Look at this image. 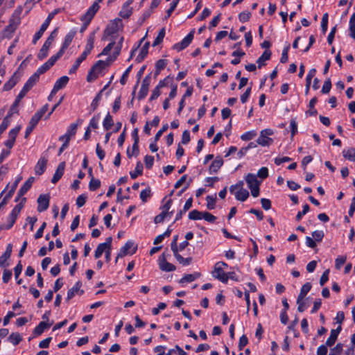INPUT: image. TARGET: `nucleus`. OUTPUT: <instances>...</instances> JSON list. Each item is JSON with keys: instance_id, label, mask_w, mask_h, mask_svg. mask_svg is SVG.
Listing matches in <instances>:
<instances>
[{"instance_id": "nucleus-38", "label": "nucleus", "mask_w": 355, "mask_h": 355, "mask_svg": "<svg viewBox=\"0 0 355 355\" xmlns=\"http://www.w3.org/2000/svg\"><path fill=\"white\" fill-rule=\"evenodd\" d=\"M175 259H177V261L182 264L183 266H188L189 265L191 261H192V258L191 257H187V258H184L183 257H182L179 253L178 252H176V254H173Z\"/></svg>"}, {"instance_id": "nucleus-2", "label": "nucleus", "mask_w": 355, "mask_h": 355, "mask_svg": "<svg viewBox=\"0 0 355 355\" xmlns=\"http://www.w3.org/2000/svg\"><path fill=\"white\" fill-rule=\"evenodd\" d=\"M21 9L19 8L16 10L14 15L9 21V24L5 28L3 31L2 32V35L3 37L10 38L12 36V34L17 29L18 26L20 24V17L19 15L21 14Z\"/></svg>"}, {"instance_id": "nucleus-48", "label": "nucleus", "mask_w": 355, "mask_h": 355, "mask_svg": "<svg viewBox=\"0 0 355 355\" xmlns=\"http://www.w3.org/2000/svg\"><path fill=\"white\" fill-rule=\"evenodd\" d=\"M343 350V345L338 343L334 348L331 349L329 355H341Z\"/></svg>"}, {"instance_id": "nucleus-54", "label": "nucleus", "mask_w": 355, "mask_h": 355, "mask_svg": "<svg viewBox=\"0 0 355 355\" xmlns=\"http://www.w3.org/2000/svg\"><path fill=\"white\" fill-rule=\"evenodd\" d=\"M49 47L46 46V45L43 44L42 47L40 50L38 54H37V58L40 60L44 59L49 52Z\"/></svg>"}, {"instance_id": "nucleus-47", "label": "nucleus", "mask_w": 355, "mask_h": 355, "mask_svg": "<svg viewBox=\"0 0 355 355\" xmlns=\"http://www.w3.org/2000/svg\"><path fill=\"white\" fill-rule=\"evenodd\" d=\"M58 35V28L54 29L50 34V35L48 37L46 40L44 42V45H46L48 47H50L53 42L54 41L55 38L57 37Z\"/></svg>"}, {"instance_id": "nucleus-59", "label": "nucleus", "mask_w": 355, "mask_h": 355, "mask_svg": "<svg viewBox=\"0 0 355 355\" xmlns=\"http://www.w3.org/2000/svg\"><path fill=\"white\" fill-rule=\"evenodd\" d=\"M290 49V44H288L283 49L282 51V57L280 58V62L282 63H286L288 60V50Z\"/></svg>"}, {"instance_id": "nucleus-40", "label": "nucleus", "mask_w": 355, "mask_h": 355, "mask_svg": "<svg viewBox=\"0 0 355 355\" xmlns=\"http://www.w3.org/2000/svg\"><path fill=\"white\" fill-rule=\"evenodd\" d=\"M103 125L104 129L106 130H109L112 128V126L114 125V121H113L112 117L110 114V113H108L106 115L105 118L104 119Z\"/></svg>"}, {"instance_id": "nucleus-16", "label": "nucleus", "mask_w": 355, "mask_h": 355, "mask_svg": "<svg viewBox=\"0 0 355 355\" xmlns=\"http://www.w3.org/2000/svg\"><path fill=\"white\" fill-rule=\"evenodd\" d=\"M341 330V325H339L336 329H331L330 336L328 338L325 343L327 346L331 347L335 344Z\"/></svg>"}, {"instance_id": "nucleus-10", "label": "nucleus", "mask_w": 355, "mask_h": 355, "mask_svg": "<svg viewBox=\"0 0 355 355\" xmlns=\"http://www.w3.org/2000/svg\"><path fill=\"white\" fill-rule=\"evenodd\" d=\"M82 122L81 119H78L76 123H71L68 128L67 132L59 137V140L63 141L64 137H66L67 140L70 141L71 137L76 135L78 125L81 124Z\"/></svg>"}, {"instance_id": "nucleus-63", "label": "nucleus", "mask_w": 355, "mask_h": 355, "mask_svg": "<svg viewBox=\"0 0 355 355\" xmlns=\"http://www.w3.org/2000/svg\"><path fill=\"white\" fill-rule=\"evenodd\" d=\"M243 184H244L243 181L241 180V181L238 182L236 184L232 185L230 187V193H234V191H236V190L239 191V190L244 189Z\"/></svg>"}, {"instance_id": "nucleus-19", "label": "nucleus", "mask_w": 355, "mask_h": 355, "mask_svg": "<svg viewBox=\"0 0 355 355\" xmlns=\"http://www.w3.org/2000/svg\"><path fill=\"white\" fill-rule=\"evenodd\" d=\"M65 168V163L64 162L59 164L58 166L56 171L51 179V182L53 184L57 183L60 179L62 178V176L64 174V171Z\"/></svg>"}, {"instance_id": "nucleus-43", "label": "nucleus", "mask_w": 355, "mask_h": 355, "mask_svg": "<svg viewBox=\"0 0 355 355\" xmlns=\"http://www.w3.org/2000/svg\"><path fill=\"white\" fill-rule=\"evenodd\" d=\"M103 91V89L101 90L98 93V94L95 96L94 100L92 101V102L91 103V107H92V112L95 111L96 110V108L98 107V103L101 101V98H102Z\"/></svg>"}, {"instance_id": "nucleus-58", "label": "nucleus", "mask_w": 355, "mask_h": 355, "mask_svg": "<svg viewBox=\"0 0 355 355\" xmlns=\"http://www.w3.org/2000/svg\"><path fill=\"white\" fill-rule=\"evenodd\" d=\"M64 53H62L60 51H59L55 55L51 56L48 60L47 63L51 66L53 67L54 64L56 62V61L62 56Z\"/></svg>"}, {"instance_id": "nucleus-27", "label": "nucleus", "mask_w": 355, "mask_h": 355, "mask_svg": "<svg viewBox=\"0 0 355 355\" xmlns=\"http://www.w3.org/2000/svg\"><path fill=\"white\" fill-rule=\"evenodd\" d=\"M231 193L234 195L237 200L241 202L245 201L250 196L248 191L246 189L236 191L234 193Z\"/></svg>"}, {"instance_id": "nucleus-37", "label": "nucleus", "mask_w": 355, "mask_h": 355, "mask_svg": "<svg viewBox=\"0 0 355 355\" xmlns=\"http://www.w3.org/2000/svg\"><path fill=\"white\" fill-rule=\"evenodd\" d=\"M8 341L13 345H17L22 340L21 335L19 333H12L8 338Z\"/></svg>"}, {"instance_id": "nucleus-11", "label": "nucleus", "mask_w": 355, "mask_h": 355, "mask_svg": "<svg viewBox=\"0 0 355 355\" xmlns=\"http://www.w3.org/2000/svg\"><path fill=\"white\" fill-rule=\"evenodd\" d=\"M150 83V74L147 75L142 81L140 90L138 94V98L141 100L144 98L148 92V87Z\"/></svg>"}, {"instance_id": "nucleus-14", "label": "nucleus", "mask_w": 355, "mask_h": 355, "mask_svg": "<svg viewBox=\"0 0 355 355\" xmlns=\"http://www.w3.org/2000/svg\"><path fill=\"white\" fill-rule=\"evenodd\" d=\"M12 251V245L9 243L4 253L0 257V267L5 268L8 266L7 263L8 259H10Z\"/></svg>"}, {"instance_id": "nucleus-20", "label": "nucleus", "mask_w": 355, "mask_h": 355, "mask_svg": "<svg viewBox=\"0 0 355 355\" xmlns=\"http://www.w3.org/2000/svg\"><path fill=\"white\" fill-rule=\"evenodd\" d=\"M76 35L75 31H70L68 33L66 36L64 37L63 43L62 44V46L59 51H60L62 53H64L65 50L69 47L70 44L71 43L72 40H73Z\"/></svg>"}, {"instance_id": "nucleus-3", "label": "nucleus", "mask_w": 355, "mask_h": 355, "mask_svg": "<svg viewBox=\"0 0 355 355\" xmlns=\"http://www.w3.org/2000/svg\"><path fill=\"white\" fill-rule=\"evenodd\" d=\"M273 135V130L272 129H264L261 131L259 137L257 139V143L261 146H268L272 142L273 140L269 136Z\"/></svg>"}, {"instance_id": "nucleus-55", "label": "nucleus", "mask_w": 355, "mask_h": 355, "mask_svg": "<svg viewBox=\"0 0 355 355\" xmlns=\"http://www.w3.org/2000/svg\"><path fill=\"white\" fill-rule=\"evenodd\" d=\"M256 136H257L256 131L252 130V131H249V132H245L244 134H243L241 137V139L243 141H249V140H251L253 138H254Z\"/></svg>"}, {"instance_id": "nucleus-64", "label": "nucleus", "mask_w": 355, "mask_h": 355, "mask_svg": "<svg viewBox=\"0 0 355 355\" xmlns=\"http://www.w3.org/2000/svg\"><path fill=\"white\" fill-rule=\"evenodd\" d=\"M331 88V82L329 78L326 80L323 84L322 88V92L323 94H328Z\"/></svg>"}, {"instance_id": "nucleus-52", "label": "nucleus", "mask_w": 355, "mask_h": 355, "mask_svg": "<svg viewBox=\"0 0 355 355\" xmlns=\"http://www.w3.org/2000/svg\"><path fill=\"white\" fill-rule=\"evenodd\" d=\"M151 196V190L150 187H148L144 190H142L140 193V198L143 202H146L148 200V198Z\"/></svg>"}, {"instance_id": "nucleus-17", "label": "nucleus", "mask_w": 355, "mask_h": 355, "mask_svg": "<svg viewBox=\"0 0 355 355\" xmlns=\"http://www.w3.org/2000/svg\"><path fill=\"white\" fill-rule=\"evenodd\" d=\"M95 41V33H91L87 39V44L85 45V48L84 51L82 53L83 55L87 57V55L91 53L92 50L94 48V44Z\"/></svg>"}, {"instance_id": "nucleus-7", "label": "nucleus", "mask_w": 355, "mask_h": 355, "mask_svg": "<svg viewBox=\"0 0 355 355\" xmlns=\"http://www.w3.org/2000/svg\"><path fill=\"white\" fill-rule=\"evenodd\" d=\"M100 6L98 2H94L88 8L85 15L81 17V20L85 22V25H89L95 14L99 10Z\"/></svg>"}, {"instance_id": "nucleus-49", "label": "nucleus", "mask_w": 355, "mask_h": 355, "mask_svg": "<svg viewBox=\"0 0 355 355\" xmlns=\"http://www.w3.org/2000/svg\"><path fill=\"white\" fill-rule=\"evenodd\" d=\"M109 62L103 60H98L96 62V64L94 66H96L95 73L96 75H99V73L101 72V71L105 68V67L108 64Z\"/></svg>"}, {"instance_id": "nucleus-39", "label": "nucleus", "mask_w": 355, "mask_h": 355, "mask_svg": "<svg viewBox=\"0 0 355 355\" xmlns=\"http://www.w3.org/2000/svg\"><path fill=\"white\" fill-rule=\"evenodd\" d=\"M132 9L131 7L128 6L127 5H123L119 12V15L121 17L125 19L128 18L132 15Z\"/></svg>"}, {"instance_id": "nucleus-42", "label": "nucleus", "mask_w": 355, "mask_h": 355, "mask_svg": "<svg viewBox=\"0 0 355 355\" xmlns=\"http://www.w3.org/2000/svg\"><path fill=\"white\" fill-rule=\"evenodd\" d=\"M216 195L214 196H207L206 197L207 200V207L208 209H213L215 208L216 205Z\"/></svg>"}, {"instance_id": "nucleus-53", "label": "nucleus", "mask_w": 355, "mask_h": 355, "mask_svg": "<svg viewBox=\"0 0 355 355\" xmlns=\"http://www.w3.org/2000/svg\"><path fill=\"white\" fill-rule=\"evenodd\" d=\"M100 116L99 114L94 116L89 121V129H96L98 127V121H99Z\"/></svg>"}, {"instance_id": "nucleus-36", "label": "nucleus", "mask_w": 355, "mask_h": 355, "mask_svg": "<svg viewBox=\"0 0 355 355\" xmlns=\"http://www.w3.org/2000/svg\"><path fill=\"white\" fill-rule=\"evenodd\" d=\"M316 70L315 69H311L309 70L306 78V94H308L311 85V79L313 78V76L315 75Z\"/></svg>"}, {"instance_id": "nucleus-18", "label": "nucleus", "mask_w": 355, "mask_h": 355, "mask_svg": "<svg viewBox=\"0 0 355 355\" xmlns=\"http://www.w3.org/2000/svg\"><path fill=\"white\" fill-rule=\"evenodd\" d=\"M245 180L249 189L259 187L261 182L257 180V175L252 173H248L245 177Z\"/></svg>"}, {"instance_id": "nucleus-13", "label": "nucleus", "mask_w": 355, "mask_h": 355, "mask_svg": "<svg viewBox=\"0 0 355 355\" xmlns=\"http://www.w3.org/2000/svg\"><path fill=\"white\" fill-rule=\"evenodd\" d=\"M82 286V282L78 281L76 283V284L70 288L67 292V297L66 300L69 301L71 298H73L76 294L82 295L84 293L83 290H81L80 288Z\"/></svg>"}, {"instance_id": "nucleus-51", "label": "nucleus", "mask_w": 355, "mask_h": 355, "mask_svg": "<svg viewBox=\"0 0 355 355\" xmlns=\"http://www.w3.org/2000/svg\"><path fill=\"white\" fill-rule=\"evenodd\" d=\"M101 186V181L98 179H95L94 178H91V180L89 184V189L90 191H96Z\"/></svg>"}, {"instance_id": "nucleus-8", "label": "nucleus", "mask_w": 355, "mask_h": 355, "mask_svg": "<svg viewBox=\"0 0 355 355\" xmlns=\"http://www.w3.org/2000/svg\"><path fill=\"white\" fill-rule=\"evenodd\" d=\"M195 30L193 29L190 33L180 42L173 45V49L178 51H180L187 48L192 42L193 39Z\"/></svg>"}, {"instance_id": "nucleus-9", "label": "nucleus", "mask_w": 355, "mask_h": 355, "mask_svg": "<svg viewBox=\"0 0 355 355\" xmlns=\"http://www.w3.org/2000/svg\"><path fill=\"white\" fill-rule=\"evenodd\" d=\"M159 267L161 270L165 271V272H171L175 270L176 268L175 266L168 262L166 258L165 253H163L159 257Z\"/></svg>"}, {"instance_id": "nucleus-26", "label": "nucleus", "mask_w": 355, "mask_h": 355, "mask_svg": "<svg viewBox=\"0 0 355 355\" xmlns=\"http://www.w3.org/2000/svg\"><path fill=\"white\" fill-rule=\"evenodd\" d=\"M270 57L271 51L266 50L257 60L258 67L260 69L261 67L264 66L266 64L265 62L270 60Z\"/></svg>"}, {"instance_id": "nucleus-15", "label": "nucleus", "mask_w": 355, "mask_h": 355, "mask_svg": "<svg viewBox=\"0 0 355 355\" xmlns=\"http://www.w3.org/2000/svg\"><path fill=\"white\" fill-rule=\"evenodd\" d=\"M40 79V76L37 75L35 72L28 78L26 83L24 84L23 88L21 89L25 92H28L31 90L33 87L38 82Z\"/></svg>"}, {"instance_id": "nucleus-23", "label": "nucleus", "mask_w": 355, "mask_h": 355, "mask_svg": "<svg viewBox=\"0 0 355 355\" xmlns=\"http://www.w3.org/2000/svg\"><path fill=\"white\" fill-rule=\"evenodd\" d=\"M223 164V160L220 157H216L209 166V173H216Z\"/></svg>"}, {"instance_id": "nucleus-25", "label": "nucleus", "mask_w": 355, "mask_h": 355, "mask_svg": "<svg viewBox=\"0 0 355 355\" xmlns=\"http://www.w3.org/2000/svg\"><path fill=\"white\" fill-rule=\"evenodd\" d=\"M52 324L51 323H48L45 321H42L39 323V324L34 329L33 334L35 336L41 335L46 329L50 327Z\"/></svg>"}, {"instance_id": "nucleus-21", "label": "nucleus", "mask_w": 355, "mask_h": 355, "mask_svg": "<svg viewBox=\"0 0 355 355\" xmlns=\"http://www.w3.org/2000/svg\"><path fill=\"white\" fill-rule=\"evenodd\" d=\"M46 163L47 159L40 157L35 166V173L36 175H40L45 171Z\"/></svg>"}, {"instance_id": "nucleus-28", "label": "nucleus", "mask_w": 355, "mask_h": 355, "mask_svg": "<svg viewBox=\"0 0 355 355\" xmlns=\"http://www.w3.org/2000/svg\"><path fill=\"white\" fill-rule=\"evenodd\" d=\"M117 23H113L112 25L107 27L104 31L103 40H108V37L114 35L117 31Z\"/></svg>"}, {"instance_id": "nucleus-61", "label": "nucleus", "mask_w": 355, "mask_h": 355, "mask_svg": "<svg viewBox=\"0 0 355 355\" xmlns=\"http://www.w3.org/2000/svg\"><path fill=\"white\" fill-rule=\"evenodd\" d=\"M251 17V13L248 11H244L239 14V19L241 22L244 23L249 21Z\"/></svg>"}, {"instance_id": "nucleus-4", "label": "nucleus", "mask_w": 355, "mask_h": 355, "mask_svg": "<svg viewBox=\"0 0 355 355\" xmlns=\"http://www.w3.org/2000/svg\"><path fill=\"white\" fill-rule=\"evenodd\" d=\"M223 266H227V263L223 261L216 263L214 269L212 271V276L221 282L227 284V276L226 273L223 271Z\"/></svg>"}, {"instance_id": "nucleus-44", "label": "nucleus", "mask_w": 355, "mask_h": 355, "mask_svg": "<svg viewBox=\"0 0 355 355\" xmlns=\"http://www.w3.org/2000/svg\"><path fill=\"white\" fill-rule=\"evenodd\" d=\"M203 212L197 209H193L189 214V218L190 220H200L202 219Z\"/></svg>"}, {"instance_id": "nucleus-30", "label": "nucleus", "mask_w": 355, "mask_h": 355, "mask_svg": "<svg viewBox=\"0 0 355 355\" xmlns=\"http://www.w3.org/2000/svg\"><path fill=\"white\" fill-rule=\"evenodd\" d=\"M87 58V56L85 55H83V54L82 53L75 61V62L73 63V64L72 65V67H71V69H69V74H73L74 73H76V71H77V69H78L80 64L82 63V62H83L85 59Z\"/></svg>"}, {"instance_id": "nucleus-32", "label": "nucleus", "mask_w": 355, "mask_h": 355, "mask_svg": "<svg viewBox=\"0 0 355 355\" xmlns=\"http://www.w3.org/2000/svg\"><path fill=\"white\" fill-rule=\"evenodd\" d=\"M343 155L349 161H355V148H348L343 150Z\"/></svg>"}, {"instance_id": "nucleus-60", "label": "nucleus", "mask_w": 355, "mask_h": 355, "mask_svg": "<svg viewBox=\"0 0 355 355\" xmlns=\"http://www.w3.org/2000/svg\"><path fill=\"white\" fill-rule=\"evenodd\" d=\"M132 65H130V67H128L127 68V69L125 71V72L123 73V75L120 79V83L122 85H124L126 83L129 73L132 70Z\"/></svg>"}, {"instance_id": "nucleus-45", "label": "nucleus", "mask_w": 355, "mask_h": 355, "mask_svg": "<svg viewBox=\"0 0 355 355\" xmlns=\"http://www.w3.org/2000/svg\"><path fill=\"white\" fill-rule=\"evenodd\" d=\"M108 248L107 246L105 245V244L100 243L98 246L96 250H95L94 257L96 259L100 258L103 252H105L106 250Z\"/></svg>"}, {"instance_id": "nucleus-62", "label": "nucleus", "mask_w": 355, "mask_h": 355, "mask_svg": "<svg viewBox=\"0 0 355 355\" xmlns=\"http://www.w3.org/2000/svg\"><path fill=\"white\" fill-rule=\"evenodd\" d=\"M312 236L315 242H320L324 237V232L321 230H315L312 233Z\"/></svg>"}, {"instance_id": "nucleus-22", "label": "nucleus", "mask_w": 355, "mask_h": 355, "mask_svg": "<svg viewBox=\"0 0 355 355\" xmlns=\"http://www.w3.org/2000/svg\"><path fill=\"white\" fill-rule=\"evenodd\" d=\"M19 80V76L17 73H15L11 78L7 81L3 85V89L5 91H9L18 83Z\"/></svg>"}, {"instance_id": "nucleus-46", "label": "nucleus", "mask_w": 355, "mask_h": 355, "mask_svg": "<svg viewBox=\"0 0 355 355\" xmlns=\"http://www.w3.org/2000/svg\"><path fill=\"white\" fill-rule=\"evenodd\" d=\"M122 46L121 44H116L114 47V51L112 56L109 57L107 60V62H111L116 59L118 55L121 53Z\"/></svg>"}, {"instance_id": "nucleus-56", "label": "nucleus", "mask_w": 355, "mask_h": 355, "mask_svg": "<svg viewBox=\"0 0 355 355\" xmlns=\"http://www.w3.org/2000/svg\"><path fill=\"white\" fill-rule=\"evenodd\" d=\"M328 18H329L328 13L326 12L322 15V21H321V28H322L323 33H325L327 30Z\"/></svg>"}, {"instance_id": "nucleus-1", "label": "nucleus", "mask_w": 355, "mask_h": 355, "mask_svg": "<svg viewBox=\"0 0 355 355\" xmlns=\"http://www.w3.org/2000/svg\"><path fill=\"white\" fill-rule=\"evenodd\" d=\"M26 201V198H22L21 201H20V202L13 208L11 213L10 214V215L8 217L7 223L1 224L0 225V230H10L13 226V225L15 224V223L17 218L19 214L20 213L22 208L24 207Z\"/></svg>"}, {"instance_id": "nucleus-33", "label": "nucleus", "mask_w": 355, "mask_h": 355, "mask_svg": "<svg viewBox=\"0 0 355 355\" xmlns=\"http://www.w3.org/2000/svg\"><path fill=\"white\" fill-rule=\"evenodd\" d=\"M149 46H150V43L148 42H146L144 44V46H142V48L140 51L139 55L137 56V58L136 59L138 62H141L146 57V55H148V53Z\"/></svg>"}, {"instance_id": "nucleus-24", "label": "nucleus", "mask_w": 355, "mask_h": 355, "mask_svg": "<svg viewBox=\"0 0 355 355\" xmlns=\"http://www.w3.org/2000/svg\"><path fill=\"white\" fill-rule=\"evenodd\" d=\"M69 82V78L66 76L60 78L53 86V93H56L58 90L64 88Z\"/></svg>"}, {"instance_id": "nucleus-12", "label": "nucleus", "mask_w": 355, "mask_h": 355, "mask_svg": "<svg viewBox=\"0 0 355 355\" xmlns=\"http://www.w3.org/2000/svg\"><path fill=\"white\" fill-rule=\"evenodd\" d=\"M37 211L42 212L46 211L49 206V195L42 194L37 198Z\"/></svg>"}, {"instance_id": "nucleus-50", "label": "nucleus", "mask_w": 355, "mask_h": 355, "mask_svg": "<svg viewBox=\"0 0 355 355\" xmlns=\"http://www.w3.org/2000/svg\"><path fill=\"white\" fill-rule=\"evenodd\" d=\"M164 36H165V29L163 28L160 30L158 35L155 39V40L153 43V46H156L159 45L163 41Z\"/></svg>"}, {"instance_id": "nucleus-29", "label": "nucleus", "mask_w": 355, "mask_h": 355, "mask_svg": "<svg viewBox=\"0 0 355 355\" xmlns=\"http://www.w3.org/2000/svg\"><path fill=\"white\" fill-rule=\"evenodd\" d=\"M34 178H29L24 184L19 189V196H24L32 187V184L34 182Z\"/></svg>"}, {"instance_id": "nucleus-34", "label": "nucleus", "mask_w": 355, "mask_h": 355, "mask_svg": "<svg viewBox=\"0 0 355 355\" xmlns=\"http://www.w3.org/2000/svg\"><path fill=\"white\" fill-rule=\"evenodd\" d=\"M200 277V273L194 272L193 274L185 275L180 280V283L191 282Z\"/></svg>"}, {"instance_id": "nucleus-5", "label": "nucleus", "mask_w": 355, "mask_h": 355, "mask_svg": "<svg viewBox=\"0 0 355 355\" xmlns=\"http://www.w3.org/2000/svg\"><path fill=\"white\" fill-rule=\"evenodd\" d=\"M137 250V245H135L132 241H128L120 249L119 252L117 254L116 262L119 258L123 257L128 254H135Z\"/></svg>"}, {"instance_id": "nucleus-41", "label": "nucleus", "mask_w": 355, "mask_h": 355, "mask_svg": "<svg viewBox=\"0 0 355 355\" xmlns=\"http://www.w3.org/2000/svg\"><path fill=\"white\" fill-rule=\"evenodd\" d=\"M311 288V284L309 282L304 284L301 288L300 293L298 295V298L304 299L306 295L309 292Z\"/></svg>"}, {"instance_id": "nucleus-35", "label": "nucleus", "mask_w": 355, "mask_h": 355, "mask_svg": "<svg viewBox=\"0 0 355 355\" xmlns=\"http://www.w3.org/2000/svg\"><path fill=\"white\" fill-rule=\"evenodd\" d=\"M143 164L138 162L136 164L135 170V171H130V175L132 179H135L137 178L138 175H141L143 173Z\"/></svg>"}, {"instance_id": "nucleus-57", "label": "nucleus", "mask_w": 355, "mask_h": 355, "mask_svg": "<svg viewBox=\"0 0 355 355\" xmlns=\"http://www.w3.org/2000/svg\"><path fill=\"white\" fill-rule=\"evenodd\" d=\"M96 68V66H93L88 72L87 76V82H92L98 78V75H96L95 73Z\"/></svg>"}, {"instance_id": "nucleus-31", "label": "nucleus", "mask_w": 355, "mask_h": 355, "mask_svg": "<svg viewBox=\"0 0 355 355\" xmlns=\"http://www.w3.org/2000/svg\"><path fill=\"white\" fill-rule=\"evenodd\" d=\"M27 93L23 91L22 89L20 91L19 94L17 95L16 99L15 100L13 104L11 106L10 111L12 112H17V107L20 101L26 96Z\"/></svg>"}, {"instance_id": "nucleus-6", "label": "nucleus", "mask_w": 355, "mask_h": 355, "mask_svg": "<svg viewBox=\"0 0 355 355\" xmlns=\"http://www.w3.org/2000/svg\"><path fill=\"white\" fill-rule=\"evenodd\" d=\"M57 13L56 11L55 12H51L47 18L46 19V20L44 21V22L42 24L40 30L35 34L34 37H33V44H36V42H37V40H39L43 33H44V31L47 29L48 26H49L50 24V22L52 20V19L54 17L55 15Z\"/></svg>"}]
</instances>
